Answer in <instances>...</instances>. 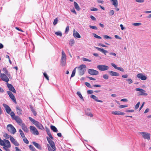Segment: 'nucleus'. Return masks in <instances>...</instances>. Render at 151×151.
I'll list each match as a JSON object with an SVG mask.
<instances>
[{"label":"nucleus","mask_w":151,"mask_h":151,"mask_svg":"<svg viewBox=\"0 0 151 151\" xmlns=\"http://www.w3.org/2000/svg\"><path fill=\"white\" fill-rule=\"evenodd\" d=\"M3 70L4 71V72L6 74L8 72L7 70H6V68H3Z\"/></svg>","instance_id":"nucleus-53"},{"label":"nucleus","mask_w":151,"mask_h":151,"mask_svg":"<svg viewBox=\"0 0 151 151\" xmlns=\"http://www.w3.org/2000/svg\"><path fill=\"white\" fill-rule=\"evenodd\" d=\"M3 106L5 108L6 112L9 114L11 111L10 107L7 104H3Z\"/></svg>","instance_id":"nucleus-15"},{"label":"nucleus","mask_w":151,"mask_h":151,"mask_svg":"<svg viewBox=\"0 0 151 151\" xmlns=\"http://www.w3.org/2000/svg\"><path fill=\"white\" fill-rule=\"evenodd\" d=\"M142 24L141 23H134L132 24V25L134 26H139Z\"/></svg>","instance_id":"nucleus-41"},{"label":"nucleus","mask_w":151,"mask_h":151,"mask_svg":"<svg viewBox=\"0 0 151 151\" xmlns=\"http://www.w3.org/2000/svg\"><path fill=\"white\" fill-rule=\"evenodd\" d=\"M58 22V19L57 18H56L54 20V22H53V24L54 25H55L57 24Z\"/></svg>","instance_id":"nucleus-42"},{"label":"nucleus","mask_w":151,"mask_h":151,"mask_svg":"<svg viewBox=\"0 0 151 151\" xmlns=\"http://www.w3.org/2000/svg\"><path fill=\"white\" fill-rule=\"evenodd\" d=\"M66 59V55L63 50L62 52V56L61 59L60 65L62 66H64L65 65Z\"/></svg>","instance_id":"nucleus-4"},{"label":"nucleus","mask_w":151,"mask_h":151,"mask_svg":"<svg viewBox=\"0 0 151 151\" xmlns=\"http://www.w3.org/2000/svg\"><path fill=\"white\" fill-rule=\"evenodd\" d=\"M7 129L9 132H10L13 134H14L16 132V130L15 128L11 124L8 125Z\"/></svg>","instance_id":"nucleus-6"},{"label":"nucleus","mask_w":151,"mask_h":151,"mask_svg":"<svg viewBox=\"0 0 151 151\" xmlns=\"http://www.w3.org/2000/svg\"><path fill=\"white\" fill-rule=\"evenodd\" d=\"M135 1L138 3H143L144 1V0H135Z\"/></svg>","instance_id":"nucleus-57"},{"label":"nucleus","mask_w":151,"mask_h":151,"mask_svg":"<svg viewBox=\"0 0 151 151\" xmlns=\"http://www.w3.org/2000/svg\"><path fill=\"white\" fill-rule=\"evenodd\" d=\"M69 30V27L68 26H67L65 29V32H68Z\"/></svg>","instance_id":"nucleus-62"},{"label":"nucleus","mask_w":151,"mask_h":151,"mask_svg":"<svg viewBox=\"0 0 151 151\" xmlns=\"http://www.w3.org/2000/svg\"><path fill=\"white\" fill-rule=\"evenodd\" d=\"M9 114L11 115V117L13 119H14V117L16 116H15V114L13 111L11 112Z\"/></svg>","instance_id":"nucleus-35"},{"label":"nucleus","mask_w":151,"mask_h":151,"mask_svg":"<svg viewBox=\"0 0 151 151\" xmlns=\"http://www.w3.org/2000/svg\"><path fill=\"white\" fill-rule=\"evenodd\" d=\"M112 114L114 115H124L125 114V113L122 112H121L120 111H113L111 113Z\"/></svg>","instance_id":"nucleus-22"},{"label":"nucleus","mask_w":151,"mask_h":151,"mask_svg":"<svg viewBox=\"0 0 151 151\" xmlns=\"http://www.w3.org/2000/svg\"><path fill=\"white\" fill-rule=\"evenodd\" d=\"M90 97L93 99L95 100L96 101L101 103L102 102H103V101L101 100H98L97 97L93 95H91L90 96Z\"/></svg>","instance_id":"nucleus-25"},{"label":"nucleus","mask_w":151,"mask_h":151,"mask_svg":"<svg viewBox=\"0 0 151 151\" xmlns=\"http://www.w3.org/2000/svg\"><path fill=\"white\" fill-rule=\"evenodd\" d=\"M16 109L17 114L19 115H21L22 114V109L18 106L16 107Z\"/></svg>","instance_id":"nucleus-26"},{"label":"nucleus","mask_w":151,"mask_h":151,"mask_svg":"<svg viewBox=\"0 0 151 151\" xmlns=\"http://www.w3.org/2000/svg\"><path fill=\"white\" fill-rule=\"evenodd\" d=\"M114 11L113 10H111L110 11L109 13V14L111 16L114 14Z\"/></svg>","instance_id":"nucleus-44"},{"label":"nucleus","mask_w":151,"mask_h":151,"mask_svg":"<svg viewBox=\"0 0 151 151\" xmlns=\"http://www.w3.org/2000/svg\"><path fill=\"white\" fill-rule=\"evenodd\" d=\"M74 6L75 8L78 11L80 10V8L78 4L75 1L74 2Z\"/></svg>","instance_id":"nucleus-28"},{"label":"nucleus","mask_w":151,"mask_h":151,"mask_svg":"<svg viewBox=\"0 0 151 151\" xmlns=\"http://www.w3.org/2000/svg\"><path fill=\"white\" fill-rule=\"evenodd\" d=\"M85 84L88 87L92 88V87L91 86L90 84L88 82H85Z\"/></svg>","instance_id":"nucleus-50"},{"label":"nucleus","mask_w":151,"mask_h":151,"mask_svg":"<svg viewBox=\"0 0 151 151\" xmlns=\"http://www.w3.org/2000/svg\"><path fill=\"white\" fill-rule=\"evenodd\" d=\"M50 128L54 132H58L57 128L53 125L51 126Z\"/></svg>","instance_id":"nucleus-29"},{"label":"nucleus","mask_w":151,"mask_h":151,"mask_svg":"<svg viewBox=\"0 0 151 151\" xmlns=\"http://www.w3.org/2000/svg\"><path fill=\"white\" fill-rule=\"evenodd\" d=\"M77 68V67H76L72 71V73L71 75V77H74L75 75L76 72V69Z\"/></svg>","instance_id":"nucleus-32"},{"label":"nucleus","mask_w":151,"mask_h":151,"mask_svg":"<svg viewBox=\"0 0 151 151\" xmlns=\"http://www.w3.org/2000/svg\"><path fill=\"white\" fill-rule=\"evenodd\" d=\"M134 111L133 110H127L126 112H132Z\"/></svg>","instance_id":"nucleus-61"},{"label":"nucleus","mask_w":151,"mask_h":151,"mask_svg":"<svg viewBox=\"0 0 151 151\" xmlns=\"http://www.w3.org/2000/svg\"><path fill=\"white\" fill-rule=\"evenodd\" d=\"M109 54L110 55H112L113 56H116V54L114 53L113 52H110L109 53Z\"/></svg>","instance_id":"nucleus-52"},{"label":"nucleus","mask_w":151,"mask_h":151,"mask_svg":"<svg viewBox=\"0 0 151 151\" xmlns=\"http://www.w3.org/2000/svg\"><path fill=\"white\" fill-rule=\"evenodd\" d=\"M73 35L74 37L76 38H81V36L79 33L77 31H76L75 29L73 30Z\"/></svg>","instance_id":"nucleus-18"},{"label":"nucleus","mask_w":151,"mask_h":151,"mask_svg":"<svg viewBox=\"0 0 151 151\" xmlns=\"http://www.w3.org/2000/svg\"><path fill=\"white\" fill-rule=\"evenodd\" d=\"M9 136L7 133H5L4 135V137L6 139H8L10 138Z\"/></svg>","instance_id":"nucleus-40"},{"label":"nucleus","mask_w":151,"mask_h":151,"mask_svg":"<svg viewBox=\"0 0 151 151\" xmlns=\"http://www.w3.org/2000/svg\"><path fill=\"white\" fill-rule=\"evenodd\" d=\"M95 48L97 49L98 50L101 52L103 53L105 55H106V54L108 52L103 49L100 48L99 47H95Z\"/></svg>","instance_id":"nucleus-20"},{"label":"nucleus","mask_w":151,"mask_h":151,"mask_svg":"<svg viewBox=\"0 0 151 151\" xmlns=\"http://www.w3.org/2000/svg\"><path fill=\"white\" fill-rule=\"evenodd\" d=\"M90 9L91 11H97L98 10L97 9L94 7L91 8Z\"/></svg>","instance_id":"nucleus-51"},{"label":"nucleus","mask_w":151,"mask_h":151,"mask_svg":"<svg viewBox=\"0 0 151 151\" xmlns=\"http://www.w3.org/2000/svg\"><path fill=\"white\" fill-rule=\"evenodd\" d=\"M55 34L57 36H59L60 37H61L62 36V33L60 31H58L55 32Z\"/></svg>","instance_id":"nucleus-37"},{"label":"nucleus","mask_w":151,"mask_h":151,"mask_svg":"<svg viewBox=\"0 0 151 151\" xmlns=\"http://www.w3.org/2000/svg\"><path fill=\"white\" fill-rule=\"evenodd\" d=\"M32 143L39 150H42V147L40 145L35 142H32Z\"/></svg>","instance_id":"nucleus-24"},{"label":"nucleus","mask_w":151,"mask_h":151,"mask_svg":"<svg viewBox=\"0 0 151 151\" xmlns=\"http://www.w3.org/2000/svg\"><path fill=\"white\" fill-rule=\"evenodd\" d=\"M71 12H73V13H74L75 14H77V13H76V11H75V10L74 9H71Z\"/></svg>","instance_id":"nucleus-64"},{"label":"nucleus","mask_w":151,"mask_h":151,"mask_svg":"<svg viewBox=\"0 0 151 151\" xmlns=\"http://www.w3.org/2000/svg\"><path fill=\"white\" fill-rule=\"evenodd\" d=\"M86 114L90 116L91 117H92L93 116L92 114L91 113H86Z\"/></svg>","instance_id":"nucleus-56"},{"label":"nucleus","mask_w":151,"mask_h":151,"mask_svg":"<svg viewBox=\"0 0 151 151\" xmlns=\"http://www.w3.org/2000/svg\"><path fill=\"white\" fill-rule=\"evenodd\" d=\"M7 85L10 91H12L14 93H16V91L15 89L12 84L8 83L7 84Z\"/></svg>","instance_id":"nucleus-13"},{"label":"nucleus","mask_w":151,"mask_h":151,"mask_svg":"<svg viewBox=\"0 0 151 151\" xmlns=\"http://www.w3.org/2000/svg\"><path fill=\"white\" fill-rule=\"evenodd\" d=\"M110 75L112 76H119V73L112 71H109L108 72Z\"/></svg>","instance_id":"nucleus-21"},{"label":"nucleus","mask_w":151,"mask_h":151,"mask_svg":"<svg viewBox=\"0 0 151 151\" xmlns=\"http://www.w3.org/2000/svg\"><path fill=\"white\" fill-rule=\"evenodd\" d=\"M93 91L92 90H88L87 91V93L88 94H92L93 93Z\"/></svg>","instance_id":"nucleus-54"},{"label":"nucleus","mask_w":151,"mask_h":151,"mask_svg":"<svg viewBox=\"0 0 151 151\" xmlns=\"http://www.w3.org/2000/svg\"><path fill=\"white\" fill-rule=\"evenodd\" d=\"M78 69V73L80 76L83 75L86 71V66L83 64H82L80 66L77 67Z\"/></svg>","instance_id":"nucleus-3"},{"label":"nucleus","mask_w":151,"mask_h":151,"mask_svg":"<svg viewBox=\"0 0 151 151\" xmlns=\"http://www.w3.org/2000/svg\"><path fill=\"white\" fill-rule=\"evenodd\" d=\"M9 96L10 98L13 101V102H14L15 104H17V101L14 95L13 94L12 96Z\"/></svg>","instance_id":"nucleus-30"},{"label":"nucleus","mask_w":151,"mask_h":151,"mask_svg":"<svg viewBox=\"0 0 151 151\" xmlns=\"http://www.w3.org/2000/svg\"><path fill=\"white\" fill-rule=\"evenodd\" d=\"M0 145L3 146V148L6 151H10L9 148L11 147V145L9 141L6 139H4L1 141Z\"/></svg>","instance_id":"nucleus-1"},{"label":"nucleus","mask_w":151,"mask_h":151,"mask_svg":"<svg viewBox=\"0 0 151 151\" xmlns=\"http://www.w3.org/2000/svg\"><path fill=\"white\" fill-rule=\"evenodd\" d=\"M104 37L105 39H111V37H110L108 35H104Z\"/></svg>","instance_id":"nucleus-48"},{"label":"nucleus","mask_w":151,"mask_h":151,"mask_svg":"<svg viewBox=\"0 0 151 151\" xmlns=\"http://www.w3.org/2000/svg\"><path fill=\"white\" fill-rule=\"evenodd\" d=\"M88 72L89 74L92 75H97L99 73L98 71L91 69H88Z\"/></svg>","instance_id":"nucleus-11"},{"label":"nucleus","mask_w":151,"mask_h":151,"mask_svg":"<svg viewBox=\"0 0 151 151\" xmlns=\"http://www.w3.org/2000/svg\"><path fill=\"white\" fill-rule=\"evenodd\" d=\"M137 77L139 78L140 79L142 80H145L147 78V77L143 75L142 73H139L137 75Z\"/></svg>","instance_id":"nucleus-14"},{"label":"nucleus","mask_w":151,"mask_h":151,"mask_svg":"<svg viewBox=\"0 0 151 151\" xmlns=\"http://www.w3.org/2000/svg\"><path fill=\"white\" fill-rule=\"evenodd\" d=\"M0 78L3 81L8 83L9 81V78L7 77L6 74L4 73H1Z\"/></svg>","instance_id":"nucleus-10"},{"label":"nucleus","mask_w":151,"mask_h":151,"mask_svg":"<svg viewBox=\"0 0 151 151\" xmlns=\"http://www.w3.org/2000/svg\"><path fill=\"white\" fill-rule=\"evenodd\" d=\"M23 138L24 142L26 144H28L29 142L27 139L25 137Z\"/></svg>","instance_id":"nucleus-38"},{"label":"nucleus","mask_w":151,"mask_h":151,"mask_svg":"<svg viewBox=\"0 0 151 151\" xmlns=\"http://www.w3.org/2000/svg\"><path fill=\"white\" fill-rule=\"evenodd\" d=\"M77 94L80 98L83 101L84 99L81 93L79 91H78L77 92Z\"/></svg>","instance_id":"nucleus-31"},{"label":"nucleus","mask_w":151,"mask_h":151,"mask_svg":"<svg viewBox=\"0 0 151 151\" xmlns=\"http://www.w3.org/2000/svg\"><path fill=\"white\" fill-rule=\"evenodd\" d=\"M112 2V4L114 5V7L116 8L118 5V1L117 0H110Z\"/></svg>","instance_id":"nucleus-27"},{"label":"nucleus","mask_w":151,"mask_h":151,"mask_svg":"<svg viewBox=\"0 0 151 151\" xmlns=\"http://www.w3.org/2000/svg\"><path fill=\"white\" fill-rule=\"evenodd\" d=\"M19 132L20 133V134L21 136L22 137V138H23L25 137L24 134V133L22 131V130L21 129H19Z\"/></svg>","instance_id":"nucleus-33"},{"label":"nucleus","mask_w":151,"mask_h":151,"mask_svg":"<svg viewBox=\"0 0 151 151\" xmlns=\"http://www.w3.org/2000/svg\"><path fill=\"white\" fill-rule=\"evenodd\" d=\"M75 43V41L73 39H71L69 42V44L71 46H73Z\"/></svg>","instance_id":"nucleus-34"},{"label":"nucleus","mask_w":151,"mask_h":151,"mask_svg":"<svg viewBox=\"0 0 151 151\" xmlns=\"http://www.w3.org/2000/svg\"><path fill=\"white\" fill-rule=\"evenodd\" d=\"M128 77L127 74L124 75L122 76V77L124 78H127Z\"/></svg>","instance_id":"nucleus-60"},{"label":"nucleus","mask_w":151,"mask_h":151,"mask_svg":"<svg viewBox=\"0 0 151 151\" xmlns=\"http://www.w3.org/2000/svg\"><path fill=\"white\" fill-rule=\"evenodd\" d=\"M138 134L141 136L142 137L145 139L149 140L150 139V134L145 132H139Z\"/></svg>","instance_id":"nucleus-5"},{"label":"nucleus","mask_w":151,"mask_h":151,"mask_svg":"<svg viewBox=\"0 0 151 151\" xmlns=\"http://www.w3.org/2000/svg\"><path fill=\"white\" fill-rule=\"evenodd\" d=\"M140 104V102H138L137 104L135 106V109H137L139 107Z\"/></svg>","instance_id":"nucleus-47"},{"label":"nucleus","mask_w":151,"mask_h":151,"mask_svg":"<svg viewBox=\"0 0 151 151\" xmlns=\"http://www.w3.org/2000/svg\"><path fill=\"white\" fill-rule=\"evenodd\" d=\"M7 93L9 96L12 95V96L13 94V93L10 91H7Z\"/></svg>","instance_id":"nucleus-59"},{"label":"nucleus","mask_w":151,"mask_h":151,"mask_svg":"<svg viewBox=\"0 0 151 151\" xmlns=\"http://www.w3.org/2000/svg\"><path fill=\"white\" fill-rule=\"evenodd\" d=\"M129 84H131L133 82L131 78H129L126 80Z\"/></svg>","instance_id":"nucleus-43"},{"label":"nucleus","mask_w":151,"mask_h":151,"mask_svg":"<svg viewBox=\"0 0 151 151\" xmlns=\"http://www.w3.org/2000/svg\"><path fill=\"white\" fill-rule=\"evenodd\" d=\"M135 90L137 91H139L140 93H138L139 95L141 96H147V94L145 93V91L144 89L139 88H136L135 89Z\"/></svg>","instance_id":"nucleus-9"},{"label":"nucleus","mask_w":151,"mask_h":151,"mask_svg":"<svg viewBox=\"0 0 151 151\" xmlns=\"http://www.w3.org/2000/svg\"><path fill=\"white\" fill-rule=\"evenodd\" d=\"M10 139L12 143L16 146H18L19 145L18 142L11 135H10Z\"/></svg>","instance_id":"nucleus-12"},{"label":"nucleus","mask_w":151,"mask_h":151,"mask_svg":"<svg viewBox=\"0 0 151 151\" xmlns=\"http://www.w3.org/2000/svg\"><path fill=\"white\" fill-rule=\"evenodd\" d=\"M90 17L91 19L95 21L96 20V18L93 16L91 15Z\"/></svg>","instance_id":"nucleus-58"},{"label":"nucleus","mask_w":151,"mask_h":151,"mask_svg":"<svg viewBox=\"0 0 151 151\" xmlns=\"http://www.w3.org/2000/svg\"><path fill=\"white\" fill-rule=\"evenodd\" d=\"M29 119L32 123L35 124L38 129L41 130L44 129V128L42 125L38 122L32 118L29 117Z\"/></svg>","instance_id":"nucleus-2"},{"label":"nucleus","mask_w":151,"mask_h":151,"mask_svg":"<svg viewBox=\"0 0 151 151\" xmlns=\"http://www.w3.org/2000/svg\"><path fill=\"white\" fill-rule=\"evenodd\" d=\"M82 60L84 62H91V60H89L88 59L86 58H82Z\"/></svg>","instance_id":"nucleus-36"},{"label":"nucleus","mask_w":151,"mask_h":151,"mask_svg":"<svg viewBox=\"0 0 151 151\" xmlns=\"http://www.w3.org/2000/svg\"><path fill=\"white\" fill-rule=\"evenodd\" d=\"M22 129L25 132H29L28 129L24 124H22L21 125Z\"/></svg>","instance_id":"nucleus-23"},{"label":"nucleus","mask_w":151,"mask_h":151,"mask_svg":"<svg viewBox=\"0 0 151 151\" xmlns=\"http://www.w3.org/2000/svg\"><path fill=\"white\" fill-rule=\"evenodd\" d=\"M89 27H90V28H91V29H95V30H97V28L96 26H91V25H89Z\"/></svg>","instance_id":"nucleus-46"},{"label":"nucleus","mask_w":151,"mask_h":151,"mask_svg":"<svg viewBox=\"0 0 151 151\" xmlns=\"http://www.w3.org/2000/svg\"><path fill=\"white\" fill-rule=\"evenodd\" d=\"M121 101H122L127 102L128 101L127 99H122Z\"/></svg>","instance_id":"nucleus-63"},{"label":"nucleus","mask_w":151,"mask_h":151,"mask_svg":"<svg viewBox=\"0 0 151 151\" xmlns=\"http://www.w3.org/2000/svg\"><path fill=\"white\" fill-rule=\"evenodd\" d=\"M97 68L99 70L102 71L107 70L109 68L108 66L104 65H98Z\"/></svg>","instance_id":"nucleus-7"},{"label":"nucleus","mask_w":151,"mask_h":151,"mask_svg":"<svg viewBox=\"0 0 151 151\" xmlns=\"http://www.w3.org/2000/svg\"><path fill=\"white\" fill-rule=\"evenodd\" d=\"M103 78L105 79H107L109 78V76L107 74H105L103 75Z\"/></svg>","instance_id":"nucleus-49"},{"label":"nucleus","mask_w":151,"mask_h":151,"mask_svg":"<svg viewBox=\"0 0 151 151\" xmlns=\"http://www.w3.org/2000/svg\"><path fill=\"white\" fill-rule=\"evenodd\" d=\"M128 106L127 105H121L119 106V107L120 108H125L127 107Z\"/></svg>","instance_id":"nucleus-55"},{"label":"nucleus","mask_w":151,"mask_h":151,"mask_svg":"<svg viewBox=\"0 0 151 151\" xmlns=\"http://www.w3.org/2000/svg\"><path fill=\"white\" fill-rule=\"evenodd\" d=\"M48 142L50 145L51 147H50L52 150V151H55L56 147L54 142L52 140H51Z\"/></svg>","instance_id":"nucleus-16"},{"label":"nucleus","mask_w":151,"mask_h":151,"mask_svg":"<svg viewBox=\"0 0 151 151\" xmlns=\"http://www.w3.org/2000/svg\"><path fill=\"white\" fill-rule=\"evenodd\" d=\"M93 36L96 38H97V39H101V37L99 36H98V35H96V34L95 33H93Z\"/></svg>","instance_id":"nucleus-39"},{"label":"nucleus","mask_w":151,"mask_h":151,"mask_svg":"<svg viewBox=\"0 0 151 151\" xmlns=\"http://www.w3.org/2000/svg\"><path fill=\"white\" fill-rule=\"evenodd\" d=\"M13 119L15 120L19 125H21L22 123V121L19 116H16L15 117H14Z\"/></svg>","instance_id":"nucleus-17"},{"label":"nucleus","mask_w":151,"mask_h":151,"mask_svg":"<svg viewBox=\"0 0 151 151\" xmlns=\"http://www.w3.org/2000/svg\"><path fill=\"white\" fill-rule=\"evenodd\" d=\"M43 75H44V77L46 78L47 80H49V77H48V75H47V74L46 73H43Z\"/></svg>","instance_id":"nucleus-45"},{"label":"nucleus","mask_w":151,"mask_h":151,"mask_svg":"<svg viewBox=\"0 0 151 151\" xmlns=\"http://www.w3.org/2000/svg\"><path fill=\"white\" fill-rule=\"evenodd\" d=\"M111 64L112 66L114 67L115 69H117L122 72H124V70L122 68L117 67V65L114 63H111Z\"/></svg>","instance_id":"nucleus-19"},{"label":"nucleus","mask_w":151,"mask_h":151,"mask_svg":"<svg viewBox=\"0 0 151 151\" xmlns=\"http://www.w3.org/2000/svg\"><path fill=\"white\" fill-rule=\"evenodd\" d=\"M29 129L31 132L34 135H37L39 134V132L35 127L31 126L30 127Z\"/></svg>","instance_id":"nucleus-8"}]
</instances>
